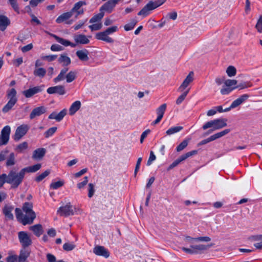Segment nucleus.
Wrapping results in <instances>:
<instances>
[{
	"label": "nucleus",
	"instance_id": "obj_1",
	"mask_svg": "<svg viewBox=\"0 0 262 262\" xmlns=\"http://www.w3.org/2000/svg\"><path fill=\"white\" fill-rule=\"evenodd\" d=\"M211 241V238L208 236H201L196 238L191 237L189 236H186L184 239V242L186 244L190 245V248L182 247V250L186 253L190 254H196L199 252L207 250L208 248L212 247L214 244L205 245L203 244L195 245L196 242H208Z\"/></svg>",
	"mask_w": 262,
	"mask_h": 262
},
{
	"label": "nucleus",
	"instance_id": "obj_2",
	"mask_svg": "<svg viewBox=\"0 0 262 262\" xmlns=\"http://www.w3.org/2000/svg\"><path fill=\"white\" fill-rule=\"evenodd\" d=\"M8 175V184L11 185V188H17L23 182L25 178V173L23 169L19 172L14 169L10 170Z\"/></svg>",
	"mask_w": 262,
	"mask_h": 262
},
{
	"label": "nucleus",
	"instance_id": "obj_3",
	"mask_svg": "<svg viewBox=\"0 0 262 262\" xmlns=\"http://www.w3.org/2000/svg\"><path fill=\"white\" fill-rule=\"evenodd\" d=\"M227 119L225 118L216 119L205 123L202 126L203 130L211 128L209 130L206 134H209L213 131L221 129L227 125Z\"/></svg>",
	"mask_w": 262,
	"mask_h": 262
},
{
	"label": "nucleus",
	"instance_id": "obj_4",
	"mask_svg": "<svg viewBox=\"0 0 262 262\" xmlns=\"http://www.w3.org/2000/svg\"><path fill=\"white\" fill-rule=\"evenodd\" d=\"M32 209V203L25 202L24 203L22 209L26 213L23 221V224L24 225L32 224L34 219L36 218V213Z\"/></svg>",
	"mask_w": 262,
	"mask_h": 262
},
{
	"label": "nucleus",
	"instance_id": "obj_5",
	"mask_svg": "<svg viewBox=\"0 0 262 262\" xmlns=\"http://www.w3.org/2000/svg\"><path fill=\"white\" fill-rule=\"evenodd\" d=\"M16 91L15 89L12 88L7 92V97L9 99L7 103L3 107L2 112L6 113L11 110L17 101L16 97Z\"/></svg>",
	"mask_w": 262,
	"mask_h": 262
},
{
	"label": "nucleus",
	"instance_id": "obj_6",
	"mask_svg": "<svg viewBox=\"0 0 262 262\" xmlns=\"http://www.w3.org/2000/svg\"><path fill=\"white\" fill-rule=\"evenodd\" d=\"M19 241L24 248H26L32 244L30 236L25 231H20L18 233Z\"/></svg>",
	"mask_w": 262,
	"mask_h": 262
},
{
	"label": "nucleus",
	"instance_id": "obj_7",
	"mask_svg": "<svg viewBox=\"0 0 262 262\" xmlns=\"http://www.w3.org/2000/svg\"><path fill=\"white\" fill-rule=\"evenodd\" d=\"M11 132L10 127L8 125L5 126L2 130L0 135V146L6 145L9 140V136Z\"/></svg>",
	"mask_w": 262,
	"mask_h": 262
},
{
	"label": "nucleus",
	"instance_id": "obj_8",
	"mask_svg": "<svg viewBox=\"0 0 262 262\" xmlns=\"http://www.w3.org/2000/svg\"><path fill=\"white\" fill-rule=\"evenodd\" d=\"M57 212L61 215L68 216L74 214L73 206L70 203H67L65 206L60 207Z\"/></svg>",
	"mask_w": 262,
	"mask_h": 262
},
{
	"label": "nucleus",
	"instance_id": "obj_9",
	"mask_svg": "<svg viewBox=\"0 0 262 262\" xmlns=\"http://www.w3.org/2000/svg\"><path fill=\"white\" fill-rule=\"evenodd\" d=\"M29 127L28 125L23 124L18 126L15 131L14 140L19 141L24 136H25L29 130Z\"/></svg>",
	"mask_w": 262,
	"mask_h": 262
},
{
	"label": "nucleus",
	"instance_id": "obj_10",
	"mask_svg": "<svg viewBox=\"0 0 262 262\" xmlns=\"http://www.w3.org/2000/svg\"><path fill=\"white\" fill-rule=\"evenodd\" d=\"M194 80V73L191 71L189 73L188 75L186 76L184 80L178 88L179 92H183L187 88V87L193 82Z\"/></svg>",
	"mask_w": 262,
	"mask_h": 262
},
{
	"label": "nucleus",
	"instance_id": "obj_11",
	"mask_svg": "<svg viewBox=\"0 0 262 262\" xmlns=\"http://www.w3.org/2000/svg\"><path fill=\"white\" fill-rule=\"evenodd\" d=\"M44 88V85L36 86L24 91L22 93L26 98H30L35 94L41 92Z\"/></svg>",
	"mask_w": 262,
	"mask_h": 262
},
{
	"label": "nucleus",
	"instance_id": "obj_12",
	"mask_svg": "<svg viewBox=\"0 0 262 262\" xmlns=\"http://www.w3.org/2000/svg\"><path fill=\"white\" fill-rule=\"evenodd\" d=\"M47 92L49 94H58L63 95L66 94L64 86L61 85L50 87L47 89Z\"/></svg>",
	"mask_w": 262,
	"mask_h": 262
},
{
	"label": "nucleus",
	"instance_id": "obj_13",
	"mask_svg": "<svg viewBox=\"0 0 262 262\" xmlns=\"http://www.w3.org/2000/svg\"><path fill=\"white\" fill-rule=\"evenodd\" d=\"M155 9V8L151 3V1H149L138 13V15L145 17L148 15L150 12Z\"/></svg>",
	"mask_w": 262,
	"mask_h": 262
},
{
	"label": "nucleus",
	"instance_id": "obj_14",
	"mask_svg": "<svg viewBox=\"0 0 262 262\" xmlns=\"http://www.w3.org/2000/svg\"><path fill=\"white\" fill-rule=\"evenodd\" d=\"M248 239L251 242H257L254 244V246L257 249H262V234L251 236Z\"/></svg>",
	"mask_w": 262,
	"mask_h": 262
},
{
	"label": "nucleus",
	"instance_id": "obj_15",
	"mask_svg": "<svg viewBox=\"0 0 262 262\" xmlns=\"http://www.w3.org/2000/svg\"><path fill=\"white\" fill-rule=\"evenodd\" d=\"M94 253L99 256L107 258L110 256L109 252L103 246H97L93 250Z\"/></svg>",
	"mask_w": 262,
	"mask_h": 262
},
{
	"label": "nucleus",
	"instance_id": "obj_16",
	"mask_svg": "<svg viewBox=\"0 0 262 262\" xmlns=\"http://www.w3.org/2000/svg\"><path fill=\"white\" fill-rule=\"evenodd\" d=\"M46 108L43 106H39L34 108L30 115V118L33 119L36 117L39 116L45 113Z\"/></svg>",
	"mask_w": 262,
	"mask_h": 262
},
{
	"label": "nucleus",
	"instance_id": "obj_17",
	"mask_svg": "<svg viewBox=\"0 0 262 262\" xmlns=\"http://www.w3.org/2000/svg\"><path fill=\"white\" fill-rule=\"evenodd\" d=\"M95 37L98 40H103L108 43H113L114 42V40L108 36L105 31L97 33L95 35Z\"/></svg>",
	"mask_w": 262,
	"mask_h": 262
},
{
	"label": "nucleus",
	"instance_id": "obj_18",
	"mask_svg": "<svg viewBox=\"0 0 262 262\" xmlns=\"http://www.w3.org/2000/svg\"><path fill=\"white\" fill-rule=\"evenodd\" d=\"M46 152V149L44 148H39L35 150L32 155V158L39 160L43 158Z\"/></svg>",
	"mask_w": 262,
	"mask_h": 262
},
{
	"label": "nucleus",
	"instance_id": "obj_19",
	"mask_svg": "<svg viewBox=\"0 0 262 262\" xmlns=\"http://www.w3.org/2000/svg\"><path fill=\"white\" fill-rule=\"evenodd\" d=\"M49 34L51 36L53 37L57 42H58L59 43H61V45H62L66 47L70 46L72 47H75L76 46V44L71 42L70 41L64 39L62 38H61L55 34H53L52 33H49Z\"/></svg>",
	"mask_w": 262,
	"mask_h": 262
},
{
	"label": "nucleus",
	"instance_id": "obj_20",
	"mask_svg": "<svg viewBox=\"0 0 262 262\" xmlns=\"http://www.w3.org/2000/svg\"><path fill=\"white\" fill-rule=\"evenodd\" d=\"M14 208L12 206L6 205L3 209V213L6 218L10 220H13L14 219L13 215L12 213Z\"/></svg>",
	"mask_w": 262,
	"mask_h": 262
},
{
	"label": "nucleus",
	"instance_id": "obj_21",
	"mask_svg": "<svg viewBox=\"0 0 262 262\" xmlns=\"http://www.w3.org/2000/svg\"><path fill=\"white\" fill-rule=\"evenodd\" d=\"M10 24V19L5 15H0V30L4 31Z\"/></svg>",
	"mask_w": 262,
	"mask_h": 262
},
{
	"label": "nucleus",
	"instance_id": "obj_22",
	"mask_svg": "<svg viewBox=\"0 0 262 262\" xmlns=\"http://www.w3.org/2000/svg\"><path fill=\"white\" fill-rule=\"evenodd\" d=\"M74 39L76 43L84 45L88 44L90 42V40L83 34L75 35L74 36Z\"/></svg>",
	"mask_w": 262,
	"mask_h": 262
},
{
	"label": "nucleus",
	"instance_id": "obj_23",
	"mask_svg": "<svg viewBox=\"0 0 262 262\" xmlns=\"http://www.w3.org/2000/svg\"><path fill=\"white\" fill-rule=\"evenodd\" d=\"M249 98V95L248 94H244L240 96L238 98L235 100L231 104L232 107H236L244 102H245L246 100H247Z\"/></svg>",
	"mask_w": 262,
	"mask_h": 262
},
{
	"label": "nucleus",
	"instance_id": "obj_24",
	"mask_svg": "<svg viewBox=\"0 0 262 262\" xmlns=\"http://www.w3.org/2000/svg\"><path fill=\"white\" fill-rule=\"evenodd\" d=\"M29 229L37 237H39L43 232L42 227L40 224L30 226Z\"/></svg>",
	"mask_w": 262,
	"mask_h": 262
},
{
	"label": "nucleus",
	"instance_id": "obj_25",
	"mask_svg": "<svg viewBox=\"0 0 262 262\" xmlns=\"http://www.w3.org/2000/svg\"><path fill=\"white\" fill-rule=\"evenodd\" d=\"M76 54L81 61H86L89 59V51L87 50H78L76 52Z\"/></svg>",
	"mask_w": 262,
	"mask_h": 262
},
{
	"label": "nucleus",
	"instance_id": "obj_26",
	"mask_svg": "<svg viewBox=\"0 0 262 262\" xmlns=\"http://www.w3.org/2000/svg\"><path fill=\"white\" fill-rule=\"evenodd\" d=\"M41 165L40 164L38 163L35 165H34L33 166L26 167L25 168H22L23 171H24L25 174H26V173H29V172H35L40 169L41 168Z\"/></svg>",
	"mask_w": 262,
	"mask_h": 262
},
{
	"label": "nucleus",
	"instance_id": "obj_27",
	"mask_svg": "<svg viewBox=\"0 0 262 262\" xmlns=\"http://www.w3.org/2000/svg\"><path fill=\"white\" fill-rule=\"evenodd\" d=\"M41 165L40 164L38 163L35 165H34L33 166L26 167L25 168H22L23 171H24L25 174H26V173H29V172H35L40 169L41 168Z\"/></svg>",
	"mask_w": 262,
	"mask_h": 262
},
{
	"label": "nucleus",
	"instance_id": "obj_28",
	"mask_svg": "<svg viewBox=\"0 0 262 262\" xmlns=\"http://www.w3.org/2000/svg\"><path fill=\"white\" fill-rule=\"evenodd\" d=\"M58 61L59 63H62L63 66H67L71 62L70 58L66 53L61 54Z\"/></svg>",
	"mask_w": 262,
	"mask_h": 262
},
{
	"label": "nucleus",
	"instance_id": "obj_29",
	"mask_svg": "<svg viewBox=\"0 0 262 262\" xmlns=\"http://www.w3.org/2000/svg\"><path fill=\"white\" fill-rule=\"evenodd\" d=\"M30 255V252L25 248L22 249L18 256V262H25Z\"/></svg>",
	"mask_w": 262,
	"mask_h": 262
},
{
	"label": "nucleus",
	"instance_id": "obj_30",
	"mask_svg": "<svg viewBox=\"0 0 262 262\" xmlns=\"http://www.w3.org/2000/svg\"><path fill=\"white\" fill-rule=\"evenodd\" d=\"M68 71V68H64L63 69H62L61 70V71H60V73L59 74V75H58V76L54 79V82L56 83V82H58L61 80H63L65 78H66V74L67 73Z\"/></svg>",
	"mask_w": 262,
	"mask_h": 262
},
{
	"label": "nucleus",
	"instance_id": "obj_31",
	"mask_svg": "<svg viewBox=\"0 0 262 262\" xmlns=\"http://www.w3.org/2000/svg\"><path fill=\"white\" fill-rule=\"evenodd\" d=\"M72 15V12L70 11L69 12L63 13L62 14L60 15L56 19V21L57 23H61L71 17Z\"/></svg>",
	"mask_w": 262,
	"mask_h": 262
},
{
	"label": "nucleus",
	"instance_id": "obj_32",
	"mask_svg": "<svg viewBox=\"0 0 262 262\" xmlns=\"http://www.w3.org/2000/svg\"><path fill=\"white\" fill-rule=\"evenodd\" d=\"M81 106V102L80 101H76L71 106L69 109V113L71 115H74Z\"/></svg>",
	"mask_w": 262,
	"mask_h": 262
},
{
	"label": "nucleus",
	"instance_id": "obj_33",
	"mask_svg": "<svg viewBox=\"0 0 262 262\" xmlns=\"http://www.w3.org/2000/svg\"><path fill=\"white\" fill-rule=\"evenodd\" d=\"M46 72L47 71L45 69L43 68H38L35 69L33 71V74L36 77L42 78L45 76Z\"/></svg>",
	"mask_w": 262,
	"mask_h": 262
},
{
	"label": "nucleus",
	"instance_id": "obj_34",
	"mask_svg": "<svg viewBox=\"0 0 262 262\" xmlns=\"http://www.w3.org/2000/svg\"><path fill=\"white\" fill-rule=\"evenodd\" d=\"M15 155L13 152H11L7 159L6 165L7 166H11L15 165Z\"/></svg>",
	"mask_w": 262,
	"mask_h": 262
},
{
	"label": "nucleus",
	"instance_id": "obj_35",
	"mask_svg": "<svg viewBox=\"0 0 262 262\" xmlns=\"http://www.w3.org/2000/svg\"><path fill=\"white\" fill-rule=\"evenodd\" d=\"M167 105L164 103L158 107L156 110V113L158 116H161L163 118L164 114L166 111Z\"/></svg>",
	"mask_w": 262,
	"mask_h": 262
},
{
	"label": "nucleus",
	"instance_id": "obj_36",
	"mask_svg": "<svg viewBox=\"0 0 262 262\" xmlns=\"http://www.w3.org/2000/svg\"><path fill=\"white\" fill-rule=\"evenodd\" d=\"M190 88H188L186 91H184L183 93L176 100V103L178 105L180 104L185 99L186 96L189 93Z\"/></svg>",
	"mask_w": 262,
	"mask_h": 262
},
{
	"label": "nucleus",
	"instance_id": "obj_37",
	"mask_svg": "<svg viewBox=\"0 0 262 262\" xmlns=\"http://www.w3.org/2000/svg\"><path fill=\"white\" fill-rule=\"evenodd\" d=\"M103 12H100L97 14H96L93 17L91 18V19L90 20V23L92 24L100 21L103 17Z\"/></svg>",
	"mask_w": 262,
	"mask_h": 262
},
{
	"label": "nucleus",
	"instance_id": "obj_38",
	"mask_svg": "<svg viewBox=\"0 0 262 262\" xmlns=\"http://www.w3.org/2000/svg\"><path fill=\"white\" fill-rule=\"evenodd\" d=\"M183 129V127L181 126H174L171 127L170 128L168 129L166 133L167 135H171L172 134H173L174 133H178L180 131H181Z\"/></svg>",
	"mask_w": 262,
	"mask_h": 262
},
{
	"label": "nucleus",
	"instance_id": "obj_39",
	"mask_svg": "<svg viewBox=\"0 0 262 262\" xmlns=\"http://www.w3.org/2000/svg\"><path fill=\"white\" fill-rule=\"evenodd\" d=\"M76 72L70 71L66 75V80L68 83L71 82L76 78Z\"/></svg>",
	"mask_w": 262,
	"mask_h": 262
},
{
	"label": "nucleus",
	"instance_id": "obj_40",
	"mask_svg": "<svg viewBox=\"0 0 262 262\" xmlns=\"http://www.w3.org/2000/svg\"><path fill=\"white\" fill-rule=\"evenodd\" d=\"M137 23V20L135 19H133L130 20V22L128 24H126L124 28L125 31H128L132 30L135 26Z\"/></svg>",
	"mask_w": 262,
	"mask_h": 262
},
{
	"label": "nucleus",
	"instance_id": "obj_41",
	"mask_svg": "<svg viewBox=\"0 0 262 262\" xmlns=\"http://www.w3.org/2000/svg\"><path fill=\"white\" fill-rule=\"evenodd\" d=\"M226 73L229 77L234 76L236 73V68L232 66H230L227 68Z\"/></svg>",
	"mask_w": 262,
	"mask_h": 262
},
{
	"label": "nucleus",
	"instance_id": "obj_42",
	"mask_svg": "<svg viewBox=\"0 0 262 262\" xmlns=\"http://www.w3.org/2000/svg\"><path fill=\"white\" fill-rule=\"evenodd\" d=\"M189 139H185L183 140L177 147V151L180 152L185 148L188 145Z\"/></svg>",
	"mask_w": 262,
	"mask_h": 262
},
{
	"label": "nucleus",
	"instance_id": "obj_43",
	"mask_svg": "<svg viewBox=\"0 0 262 262\" xmlns=\"http://www.w3.org/2000/svg\"><path fill=\"white\" fill-rule=\"evenodd\" d=\"M15 214H16V217L17 219L19 221H20L21 223L23 224V221L24 218L25 217V215H23L22 210L20 208H16L15 209Z\"/></svg>",
	"mask_w": 262,
	"mask_h": 262
},
{
	"label": "nucleus",
	"instance_id": "obj_44",
	"mask_svg": "<svg viewBox=\"0 0 262 262\" xmlns=\"http://www.w3.org/2000/svg\"><path fill=\"white\" fill-rule=\"evenodd\" d=\"M28 148V143L27 142H24L19 144H18L15 150L18 152H21L24 150Z\"/></svg>",
	"mask_w": 262,
	"mask_h": 262
},
{
	"label": "nucleus",
	"instance_id": "obj_45",
	"mask_svg": "<svg viewBox=\"0 0 262 262\" xmlns=\"http://www.w3.org/2000/svg\"><path fill=\"white\" fill-rule=\"evenodd\" d=\"M50 173V170L49 169L46 170L45 172L41 173L39 176H38L35 178V181L36 182H40L43 179H45L46 177H47Z\"/></svg>",
	"mask_w": 262,
	"mask_h": 262
},
{
	"label": "nucleus",
	"instance_id": "obj_46",
	"mask_svg": "<svg viewBox=\"0 0 262 262\" xmlns=\"http://www.w3.org/2000/svg\"><path fill=\"white\" fill-rule=\"evenodd\" d=\"M86 5V3L84 1H79L78 2H77V3H76L75 5H74V6L73 7V8L72 9V10H71V12H72V13L74 12H76L78 10H80V8L83 6V5Z\"/></svg>",
	"mask_w": 262,
	"mask_h": 262
},
{
	"label": "nucleus",
	"instance_id": "obj_47",
	"mask_svg": "<svg viewBox=\"0 0 262 262\" xmlns=\"http://www.w3.org/2000/svg\"><path fill=\"white\" fill-rule=\"evenodd\" d=\"M57 127H52L48 129L45 133V138H48L52 136L57 130Z\"/></svg>",
	"mask_w": 262,
	"mask_h": 262
},
{
	"label": "nucleus",
	"instance_id": "obj_48",
	"mask_svg": "<svg viewBox=\"0 0 262 262\" xmlns=\"http://www.w3.org/2000/svg\"><path fill=\"white\" fill-rule=\"evenodd\" d=\"M64 184V181L61 180L55 182H53L50 184V188L53 189H57L63 186Z\"/></svg>",
	"mask_w": 262,
	"mask_h": 262
},
{
	"label": "nucleus",
	"instance_id": "obj_49",
	"mask_svg": "<svg viewBox=\"0 0 262 262\" xmlns=\"http://www.w3.org/2000/svg\"><path fill=\"white\" fill-rule=\"evenodd\" d=\"M197 153L198 151L196 150H194L181 156L180 157L182 159V161H184L187 159L188 158L196 154Z\"/></svg>",
	"mask_w": 262,
	"mask_h": 262
},
{
	"label": "nucleus",
	"instance_id": "obj_50",
	"mask_svg": "<svg viewBox=\"0 0 262 262\" xmlns=\"http://www.w3.org/2000/svg\"><path fill=\"white\" fill-rule=\"evenodd\" d=\"M252 86V84L249 82H244L239 84L238 85L233 87V89L239 88L240 90Z\"/></svg>",
	"mask_w": 262,
	"mask_h": 262
},
{
	"label": "nucleus",
	"instance_id": "obj_51",
	"mask_svg": "<svg viewBox=\"0 0 262 262\" xmlns=\"http://www.w3.org/2000/svg\"><path fill=\"white\" fill-rule=\"evenodd\" d=\"M8 177L7 174L3 173L0 175V188H1L5 183L8 184Z\"/></svg>",
	"mask_w": 262,
	"mask_h": 262
},
{
	"label": "nucleus",
	"instance_id": "obj_52",
	"mask_svg": "<svg viewBox=\"0 0 262 262\" xmlns=\"http://www.w3.org/2000/svg\"><path fill=\"white\" fill-rule=\"evenodd\" d=\"M75 247V245L72 243H66L63 245V249L67 251H71Z\"/></svg>",
	"mask_w": 262,
	"mask_h": 262
},
{
	"label": "nucleus",
	"instance_id": "obj_53",
	"mask_svg": "<svg viewBox=\"0 0 262 262\" xmlns=\"http://www.w3.org/2000/svg\"><path fill=\"white\" fill-rule=\"evenodd\" d=\"M237 83V81L235 79H227L224 81L225 86L229 88L233 85H235Z\"/></svg>",
	"mask_w": 262,
	"mask_h": 262
},
{
	"label": "nucleus",
	"instance_id": "obj_54",
	"mask_svg": "<svg viewBox=\"0 0 262 262\" xmlns=\"http://www.w3.org/2000/svg\"><path fill=\"white\" fill-rule=\"evenodd\" d=\"M9 3H10L11 7L13 8L14 10L17 13H19V7L17 2L16 0H9Z\"/></svg>",
	"mask_w": 262,
	"mask_h": 262
},
{
	"label": "nucleus",
	"instance_id": "obj_55",
	"mask_svg": "<svg viewBox=\"0 0 262 262\" xmlns=\"http://www.w3.org/2000/svg\"><path fill=\"white\" fill-rule=\"evenodd\" d=\"M182 160L181 157H179L177 159H176L174 162H173L168 167L167 170H169L176 166H177L179 164H180L181 162H182Z\"/></svg>",
	"mask_w": 262,
	"mask_h": 262
},
{
	"label": "nucleus",
	"instance_id": "obj_56",
	"mask_svg": "<svg viewBox=\"0 0 262 262\" xmlns=\"http://www.w3.org/2000/svg\"><path fill=\"white\" fill-rule=\"evenodd\" d=\"M255 28L259 33H262V15L259 16L256 24Z\"/></svg>",
	"mask_w": 262,
	"mask_h": 262
},
{
	"label": "nucleus",
	"instance_id": "obj_57",
	"mask_svg": "<svg viewBox=\"0 0 262 262\" xmlns=\"http://www.w3.org/2000/svg\"><path fill=\"white\" fill-rule=\"evenodd\" d=\"M89 27L92 31H97V30H100L102 28V25L101 23L95 24H93V25H90L89 26Z\"/></svg>",
	"mask_w": 262,
	"mask_h": 262
},
{
	"label": "nucleus",
	"instance_id": "obj_58",
	"mask_svg": "<svg viewBox=\"0 0 262 262\" xmlns=\"http://www.w3.org/2000/svg\"><path fill=\"white\" fill-rule=\"evenodd\" d=\"M67 114V111L66 110H63L61 111H60L58 114H57L56 116V121H60L63 117L66 115Z\"/></svg>",
	"mask_w": 262,
	"mask_h": 262
},
{
	"label": "nucleus",
	"instance_id": "obj_59",
	"mask_svg": "<svg viewBox=\"0 0 262 262\" xmlns=\"http://www.w3.org/2000/svg\"><path fill=\"white\" fill-rule=\"evenodd\" d=\"M57 55H46L41 57V59L43 60H46L48 61H52L56 59Z\"/></svg>",
	"mask_w": 262,
	"mask_h": 262
},
{
	"label": "nucleus",
	"instance_id": "obj_60",
	"mask_svg": "<svg viewBox=\"0 0 262 262\" xmlns=\"http://www.w3.org/2000/svg\"><path fill=\"white\" fill-rule=\"evenodd\" d=\"M156 157L155 155L154 152L152 151H151L150 152L149 157L148 160L147 162V166L150 165L151 163L154 161H155L156 160Z\"/></svg>",
	"mask_w": 262,
	"mask_h": 262
},
{
	"label": "nucleus",
	"instance_id": "obj_61",
	"mask_svg": "<svg viewBox=\"0 0 262 262\" xmlns=\"http://www.w3.org/2000/svg\"><path fill=\"white\" fill-rule=\"evenodd\" d=\"M118 30V27L117 26H113L108 28L105 30V32L108 35L109 34H112Z\"/></svg>",
	"mask_w": 262,
	"mask_h": 262
},
{
	"label": "nucleus",
	"instance_id": "obj_62",
	"mask_svg": "<svg viewBox=\"0 0 262 262\" xmlns=\"http://www.w3.org/2000/svg\"><path fill=\"white\" fill-rule=\"evenodd\" d=\"M166 0H157L156 1H151V3L153 4V6L156 9L159 6H161L163 4Z\"/></svg>",
	"mask_w": 262,
	"mask_h": 262
},
{
	"label": "nucleus",
	"instance_id": "obj_63",
	"mask_svg": "<svg viewBox=\"0 0 262 262\" xmlns=\"http://www.w3.org/2000/svg\"><path fill=\"white\" fill-rule=\"evenodd\" d=\"M234 89H233V88H231L226 86V88H223L221 90V93L222 95H227L230 93Z\"/></svg>",
	"mask_w": 262,
	"mask_h": 262
},
{
	"label": "nucleus",
	"instance_id": "obj_64",
	"mask_svg": "<svg viewBox=\"0 0 262 262\" xmlns=\"http://www.w3.org/2000/svg\"><path fill=\"white\" fill-rule=\"evenodd\" d=\"M94 192L95 189L94 185L92 183H90L89 184V197L91 198L94 195Z\"/></svg>",
	"mask_w": 262,
	"mask_h": 262
}]
</instances>
